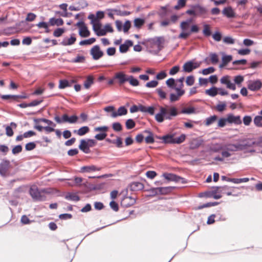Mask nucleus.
<instances>
[{
  "label": "nucleus",
  "instance_id": "obj_1",
  "mask_svg": "<svg viewBox=\"0 0 262 262\" xmlns=\"http://www.w3.org/2000/svg\"><path fill=\"white\" fill-rule=\"evenodd\" d=\"M179 114L178 109L174 106H160V112L155 115L156 120L159 123L163 122L164 120H171L173 117Z\"/></svg>",
  "mask_w": 262,
  "mask_h": 262
},
{
  "label": "nucleus",
  "instance_id": "obj_2",
  "mask_svg": "<svg viewBox=\"0 0 262 262\" xmlns=\"http://www.w3.org/2000/svg\"><path fill=\"white\" fill-rule=\"evenodd\" d=\"M248 148L247 139H245L238 143L225 144L224 150L221 152V155L223 157L228 158L232 155V153L234 152L246 150Z\"/></svg>",
  "mask_w": 262,
  "mask_h": 262
},
{
  "label": "nucleus",
  "instance_id": "obj_3",
  "mask_svg": "<svg viewBox=\"0 0 262 262\" xmlns=\"http://www.w3.org/2000/svg\"><path fill=\"white\" fill-rule=\"evenodd\" d=\"M190 20H187L181 22L180 28L182 32L179 34L178 38L186 39L192 33H197L199 31V28L196 25L190 26Z\"/></svg>",
  "mask_w": 262,
  "mask_h": 262
},
{
  "label": "nucleus",
  "instance_id": "obj_4",
  "mask_svg": "<svg viewBox=\"0 0 262 262\" xmlns=\"http://www.w3.org/2000/svg\"><path fill=\"white\" fill-rule=\"evenodd\" d=\"M164 41L163 37H156L148 40V52L156 55L163 48L162 44Z\"/></svg>",
  "mask_w": 262,
  "mask_h": 262
},
{
  "label": "nucleus",
  "instance_id": "obj_5",
  "mask_svg": "<svg viewBox=\"0 0 262 262\" xmlns=\"http://www.w3.org/2000/svg\"><path fill=\"white\" fill-rule=\"evenodd\" d=\"M44 192H45V189L39 190L36 185L31 186L29 190V193L34 201H45L46 196L42 194Z\"/></svg>",
  "mask_w": 262,
  "mask_h": 262
},
{
  "label": "nucleus",
  "instance_id": "obj_6",
  "mask_svg": "<svg viewBox=\"0 0 262 262\" xmlns=\"http://www.w3.org/2000/svg\"><path fill=\"white\" fill-rule=\"evenodd\" d=\"M163 177L168 181L181 182V183L186 182L185 179L171 173H164Z\"/></svg>",
  "mask_w": 262,
  "mask_h": 262
},
{
  "label": "nucleus",
  "instance_id": "obj_7",
  "mask_svg": "<svg viewBox=\"0 0 262 262\" xmlns=\"http://www.w3.org/2000/svg\"><path fill=\"white\" fill-rule=\"evenodd\" d=\"M262 82L257 79L256 80H250L247 82V87L249 90L252 91H257L261 89Z\"/></svg>",
  "mask_w": 262,
  "mask_h": 262
},
{
  "label": "nucleus",
  "instance_id": "obj_8",
  "mask_svg": "<svg viewBox=\"0 0 262 262\" xmlns=\"http://www.w3.org/2000/svg\"><path fill=\"white\" fill-rule=\"evenodd\" d=\"M90 54L94 60L99 59L104 55L98 45H95L91 49Z\"/></svg>",
  "mask_w": 262,
  "mask_h": 262
},
{
  "label": "nucleus",
  "instance_id": "obj_9",
  "mask_svg": "<svg viewBox=\"0 0 262 262\" xmlns=\"http://www.w3.org/2000/svg\"><path fill=\"white\" fill-rule=\"evenodd\" d=\"M10 166V161L3 160L0 163V174L3 177H6Z\"/></svg>",
  "mask_w": 262,
  "mask_h": 262
},
{
  "label": "nucleus",
  "instance_id": "obj_10",
  "mask_svg": "<svg viewBox=\"0 0 262 262\" xmlns=\"http://www.w3.org/2000/svg\"><path fill=\"white\" fill-rule=\"evenodd\" d=\"M199 67V64L198 63H194L192 61H189L184 64L183 69L185 72L190 73Z\"/></svg>",
  "mask_w": 262,
  "mask_h": 262
},
{
  "label": "nucleus",
  "instance_id": "obj_11",
  "mask_svg": "<svg viewBox=\"0 0 262 262\" xmlns=\"http://www.w3.org/2000/svg\"><path fill=\"white\" fill-rule=\"evenodd\" d=\"M175 90L177 92V94L171 93L170 95V101L171 102H173L178 101L180 97L182 96L185 91L183 90H181L179 88H175Z\"/></svg>",
  "mask_w": 262,
  "mask_h": 262
},
{
  "label": "nucleus",
  "instance_id": "obj_12",
  "mask_svg": "<svg viewBox=\"0 0 262 262\" xmlns=\"http://www.w3.org/2000/svg\"><path fill=\"white\" fill-rule=\"evenodd\" d=\"M114 78L117 79L119 84L121 85L128 81V76L126 75L123 72H120L115 74Z\"/></svg>",
  "mask_w": 262,
  "mask_h": 262
},
{
  "label": "nucleus",
  "instance_id": "obj_13",
  "mask_svg": "<svg viewBox=\"0 0 262 262\" xmlns=\"http://www.w3.org/2000/svg\"><path fill=\"white\" fill-rule=\"evenodd\" d=\"M191 7L195 9L196 15L204 16L207 13V10L200 5H193Z\"/></svg>",
  "mask_w": 262,
  "mask_h": 262
},
{
  "label": "nucleus",
  "instance_id": "obj_14",
  "mask_svg": "<svg viewBox=\"0 0 262 262\" xmlns=\"http://www.w3.org/2000/svg\"><path fill=\"white\" fill-rule=\"evenodd\" d=\"M101 169L100 167H97L95 165L84 166L80 168V172L82 173H89L92 171H99Z\"/></svg>",
  "mask_w": 262,
  "mask_h": 262
},
{
  "label": "nucleus",
  "instance_id": "obj_15",
  "mask_svg": "<svg viewBox=\"0 0 262 262\" xmlns=\"http://www.w3.org/2000/svg\"><path fill=\"white\" fill-rule=\"evenodd\" d=\"M228 122L230 123H234L235 124H241L242 120L239 116H235L232 114L227 115Z\"/></svg>",
  "mask_w": 262,
  "mask_h": 262
},
{
  "label": "nucleus",
  "instance_id": "obj_16",
  "mask_svg": "<svg viewBox=\"0 0 262 262\" xmlns=\"http://www.w3.org/2000/svg\"><path fill=\"white\" fill-rule=\"evenodd\" d=\"M144 187V185L139 182H133L130 184L129 188L131 191H136L142 190Z\"/></svg>",
  "mask_w": 262,
  "mask_h": 262
},
{
  "label": "nucleus",
  "instance_id": "obj_17",
  "mask_svg": "<svg viewBox=\"0 0 262 262\" xmlns=\"http://www.w3.org/2000/svg\"><path fill=\"white\" fill-rule=\"evenodd\" d=\"M247 143L248 148L252 147L254 145L262 147V136L259 137L255 140L247 139Z\"/></svg>",
  "mask_w": 262,
  "mask_h": 262
},
{
  "label": "nucleus",
  "instance_id": "obj_18",
  "mask_svg": "<svg viewBox=\"0 0 262 262\" xmlns=\"http://www.w3.org/2000/svg\"><path fill=\"white\" fill-rule=\"evenodd\" d=\"M127 113V110L125 106H122L119 107L117 112H113L111 114L112 118H116L118 116L125 115Z\"/></svg>",
  "mask_w": 262,
  "mask_h": 262
},
{
  "label": "nucleus",
  "instance_id": "obj_19",
  "mask_svg": "<svg viewBox=\"0 0 262 262\" xmlns=\"http://www.w3.org/2000/svg\"><path fill=\"white\" fill-rule=\"evenodd\" d=\"M203 140L199 138L193 139L190 142V148L194 149L199 148L203 143Z\"/></svg>",
  "mask_w": 262,
  "mask_h": 262
},
{
  "label": "nucleus",
  "instance_id": "obj_20",
  "mask_svg": "<svg viewBox=\"0 0 262 262\" xmlns=\"http://www.w3.org/2000/svg\"><path fill=\"white\" fill-rule=\"evenodd\" d=\"M133 45V42L132 40H126L124 43L120 46L119 51L122 53H126L128 51V48L132 46Z\"/></svg>",
  "mask_w": 262,
  "mask_h": 262
},
{
  "label": "nucleus",
  "instance_id": "obj_21",
  "mask_svg": "<svg viewBox=\"0 0 262 262\" xmlns=\"http://www.w3.org/2000/svg\"><path fill=\"white\" fill-rule=\"evenodd\" d=\"M76 40L74 34H73L70 38H64L60 44L63 46H71L73 45Z\"/></svg>",
  "mask_w": 262,
  "mask_h": 262
},
{
  "label": "nucleus",
  "instance_id": "obj_22",
  "mask_svg": "<svg viewBox=\"0 0 262 262\" xmlns=\"http://www.w3.org/2000/svg\"><path fill=\"white\" fill-rule=\"evenodd\" d=\"M79 149L85 154H89L90 152V147L85 140L82 139L80 141V144L79 145Z\"/></svg>",
  "mask_w": 262,
  "mask_h": 262
},
{
  "label": "nucleus",
  "instance_id": "obj_23",
  "mask_svg": "<svg viewBox=\"0 0 262 262\" xmlns=\"http://www.w3.org/2000/svg\"><path fill=\"white\" fill-rule=\"evenodd\" d=\"M17 127V124L14 122H11L10 126H6V134L8 137H11L13 135V131L12 128H16Z\"/></svg>",
  "mask_w": 262,
  "mask_h": 262
},
{
  "label": "nucleus",
  "instance_id": "obj_24",
  "mask_svg": "<svg viewBox=\"0 0 262 262\" xmlns=\"http://www.w3.org/2000/svg\"><path fill=\"white\" fill-rule=\"evenodd\" d=\"M223 14L228 18L235 17V13L231 7H227L223 10Z\"/></svg>",
  "mask_w": 262,
  "mask_h": 262
},
{
  "label": "nucleus",
  "instance_id": "obj_25",
  "mask_svg": "<svg viewBox=\"0 0 262 262\" xmlns=\"http://www.w3.org/2000/svg\"><path fill=\"white\" fill-rule=\"evenodd\" d=\"M159 139H162L163 140V142L167 144H174V137L172 135H167L165 136H163L161 137H160Z\"/></svg>",
  "mask_w": 262,
  "mask_h": 262
},
{
  "label": "nucleus",
  "instance_id": "obj_26",
  "mask_svg": "<svg viewBox=\"0 0 262 262\" xmlns=\"http://www.w3.org/2000/svg\"><path fill=\"white\" fill-rule=\"evenodd\" d=\"M136 203V199L132 196H128L124 198L122 202V204L126 207L133 205Z\"/></svg>",
  "mask_w": 262,
  "mask_h": 262
},
{
  "label": "nucleus",
  "instance_id": "obj_27",
  "mask_svg": "<svg viewBox=\"0 0 262 262\" xmlns=\"http://www.w3.org/2000/svg\"><path fill=\"white\" fill-rule=\"evenodd\" d=\"M49 23L52 26L55 25L60 26L63 24V20L61 18H55L54 17H52L50 18Z\"/></svg>",
  "mask_w": 262,
  "mask_h": 262
},
{
  "label": "nucleus",
  "instance_id": "obj_28",
  "mask_svg": "<svg viewBox=\"0 0 262 262\" xmlns=\"http://www.w3.org/2000/svg\"><path fill=\"white\" fill-rule=\"evenodd\" d=\"M140 112L143 113H147L149 114L150 115H154L155 114V107L154 106H148L146 107L144 105L141 106L140 107Z\"/></svg>",
  "mask_w": 262,
  "mask_h": 262
},
{
  "label": "nucleus",
  "instance_id": "obj_29",
  "mask_svg": "<svg viewBox=\"0 0 262 262\" xmlns=\"http://www.w3.org/2000/svg\"><path fill=\"white\" fill-rule=\"evenodd\" d=\"M90 130L89 127L86 126H82L78 130H74V133H76L80 136H83L88 133Z\"/></svg>",
  "mask_w": 262,
  "mask_h": 262
},
{
  "label": "nucleus",
  "instance_id": "obj_30",
  "mask_svg": "<svg viewBox=\"0 0 262 262\" xmlns=\"http://www.w3.org/2000/svg\"><path fill=\"white\" fill-rule=\"evenodd\" d=\"M144 133H147L148 135L145 138V142L147 144H151L155 142L154 135L152 132L148 130H145Z\"/></svg>",
  "mask_w": 262,
  "mask_h": 262
},
{
  "label": "nucleus",
  "instance_id": "obj_31",
  "mask_svg": "<svg viewBox=\"0 0 262 262\" xmlns=\"http://www.w3.org/2000/svg\"><path fill=\"white\" fill-rule=\"evenodd\" d=\"M54 120L57 123L60 124L63 122H69V116L67 114H64L62 115V118H60L59 116H56L54 117Z\"/></svg>",
  "mask_w": 262,
  "mask_h": 262
},
{
  "label": "nucleus",
  "instance_id": "obj_32",
  "mask_svg": "<svg viewBox=\"0 0 262 262\" xmlns=\"http://www.w3.org/2000/svg\"><path fill=\"white\" fill-rule=\"evenodd\" d=\"M79 34L82 37H86L90 36V32L88 30V28L84 26H82L81 28L80 29Z\"/></svg>",
  "mask_w": 262,
  "mask_h": 262
},
{
  "label": "nucleus",
  "instance_id": "obj_33",
  "mask_svg": "<svg viewBox=\"0 0 262 262\" xmlns=\"http://www.w3.org/2000/svg\"><path fill=\"white\" fill-rule=\"evenodd\" d=\"M232 59L231 55H224L222 57V63L220 65V68H222L226 66Z\"/></svg>",
  "mask_w": 262,
  "mask_h": 262
},
{
  "label": "nucleus",
  "instance_id": "obj_34",
  "mask_svg": "<svg viewBox=\"0 0 262 262\" xmlns=\"http://www.w3.org/2000/svg\"><path fill=\"white\" fill-rule=\"evenodd\" d=\"M94 83V78L92 76H88L84 82V86L86 89H89L92 84Z\"/></svg>",
  "mask_w": 262,
  "mask_h": 262
},
{
  "label": "nucleus",
  "instance_id": "obj_35",
  "mask_svg": "<svg viewBox=\"0 0 262 262\" xmlns=\"http://www.w3.org/2000/svg\"><path fill=\"white\" fill-rule=\"evenodd\" d=\"M205 93L211 97H214L218 94V88L212 87L210 89L206 90Z\"/></svg>",
  "mask_w": 262,
  "mask_h": 262
},
{
  "label": "nucleus",
  "instance_id": "obj_36",
  "mask_svg": "<svg viewBox=\"0 0 262 262\" xmlns=\"http://www.w3.org/2000/svg\"><path fill=\"white\" fill-rule=\"evenodd\" d=\"M224 145H222L221 144H213L211 146L210 149L211 151H212L213 152H217L220 150H222V151L224 150Z\"/></svg>",
  "mask_w": 262,
  "mask_h": 262
},
{
  "label": "nucleus",
  "instance_id": "obj_37",
  "mask_svg": "<svg viewBox=\"0 0 262 262\" xmlns=\"http://www.w3.org/2000/svg\"><path fill=\"white\" fill-rule=\"evenodd\" d=\"M65 198L68 200L78 201L80 200V198L76 194L68 193L66 196Z\"/></svg>",
  "mask_w": 262,
  "mask_h": 262
},
{
  "label": "nucleus",
  "instance_id": "obj_38",
  "mask_svg": "<svg viewBox=\"0 0 262 262\" xmlns=\"http://www.w3.org/2000/svg\"><path fill=\"white\" fill-rule=\"evenodd\" d=\"M145 21L143 19L137 18L134 19V25L137 28H140L144 25Z\"/></svg>",
  "mask_w": 262,
  "mask_h": 262
},
{
  "label": "nucleus",
  "instance_id": "obj_39",
  "mask_svg": "<svg viewBox=\"0 0 262 262\" xmlns=\"http://www.w3.org/2000/svg\"><path fill=\"white\" fill-rule=\"evenodd\" d=\"M36 26L39 29H41V28L45 29V32L46 33H49V24L47 23L44 22V21L39 22V23L36 24Z\"/></svg>",
  "mask_w": 262,
  "mask_h": 262
},
{
  "label": "nucleus",
  "instance_id": "obj_40",
  "mask_svg": "<svg viewBox=\"0 0 262 262\" xmlns=\"http://www.w3.org/2000/svg\"><path fill=\"white\" fill-rule=\"evenodd\" d=\"M171 189L170 187H158V192L159 194H166L169 193Z\"/></svg>",
  "mask_w": 262,
  "mask_h": 262
},
{
  "label": "nucleus",
  "instance_id": "obj_41",
  "mask_svg": "<svg viewBox=\"0 0 262 262\" xmlns=\"http://www.w3.org/2000/svg\"><path fill=\"white\" fill-rule=\"evenodd\" d=\"M130 85L134 86L139 85V81L133 76H128V81Z\"/></svg>",
  "mask_w": 262,
  "mask_h": 262
},
{
  "label": "nucleus",
  "instance_id": "obj_42",
  "mask_svg": "<svg viewBox=\"0 0 262 262\" xmlns=\"http://www.w3.org/2000/svg\"><path fill=\"white\" fill-rule=\"evenodd\" d=\"M217 119V117L216 115L212 116L210 117L206 118L205 125L209 126L211 124L213 123Z\"/></svg>",
  "mask_w": 262,
  "mask_h": 262
},
{
  "label": "nucleus",
  "instance_id": "obj_43",
  "mask_svg": "<svg viewBox=\"0 0 262 262\" xmlns=\"http://www.w3.org/2000/svg\"><path fill=\"white\" fill-rule=\"evenodd\" d=\"M110 11H114L117 15L119 16H127L130 14V12L126 11H121L118 9H111Z\"/></svg>",
  "mask_w": 262,
  "mask_h": 262
},
{
  "label": "nucleus",
  "instance_id": "obj_44",
  "mask_svg": "<svg viewBox=\"0 0 262 262\" xmlns=\"http://www.w3.org/2000/svg\"><path fill=\"white\" fill-rule=\"evenodd\" d=\"M254 124L259 127H262V116H256L253 120Z\"/></svg>",
  "mask_w": 262,
  "mask_h": 262
},
{
  "label": "nucleus",
  "instance_id": "obj_45",
  "mask_svg": "<svg viewBox=\"0 0 262 262\" xmlns=\"http://www.w3.org/2000/svg\"><path fill=\"white\" fill-rule=\"evenodd\" d=\"M96 41V39L95 38H91L86 40H81L79 42V45L80 46H84V45H91L95 42Z\"/></svg>",
  "mask_w": 262,
  "mask_h": 262
},
{
  "label": "nucleus",
  "instance_id": "obj_46",
  "mask_svg": "<svg viewBox=\"0 0 262 262\" xmlns=\"http://www.w3.org/2000/svg\"><path fill=\"white\" fill-rule=\"evenodd\" d=\"M204 29L203 30V33L205 36H209L211 34V32L210 29V27L207 24H204L203 25Z\"/></svg>",
  "mask_w": 262,
  "mask_h": 262
},
{
  "label": "nucleus",
  "instance_id": "obj_47",
  "mask_svg": "<svg viewBox=\"0 0 262 262\" xmlns=\"http://www.w3.org/2000/svg\"><path fill=\"white\" fill-rule=\"evenodd\" d=\"M135 122L132 119H129L126 120L125 122L126 127L128 129H132L135 126Z\"/></svg>",
  "mask_w": 262,
  "mask_h": 262
},
{
  "label": "nucleus",
  "instance_id": "obj_48",
  "mask_svg": "<svg viewBox=\"0 0 262 262\" xmlns=\"http://www.w3.org/2000/svg\"><path fill=\"white\" fill-rule=\"evenodd\" d=\"M65 30L63 28H58L55 29L53 32V35L55 37H59L64 32Z\"/></svg>",
  "mask_w": 262,
  "mask_h": 262
},
{
  "label": "nucleus",
  "instance_id": "obj_49",
  "mask_svg": "<svg viewBox=\"0 0 262 262\" xmlns=\"http://www.w3.org/2000/svg\"><path fill=\"white\" fill-rule=\"evenodd\" d=\"M186 138V136L184 134H182L180 136L174 138V144H180L184 141Z\"/></svg>",
  "mask_w": 262,
  "mask_h": 262
},
{
  "label": "nucleus",
  "instance_id": "obj_50",
  "mask_svg": "<svg viewBox=\"0 0 262 262\" xmlns=\"http://www.w3.org/2000/svg\"><path fill=\"white\" fill-rule=\"evenodd\" d=\"M210 60L212 64H216L219 61V57L217 55L214 53L210 54Z\"/></svg>",
  "mask_w": 262,
  "mask_h": 262
},
{
  "label": "nucleus",
  "instance_id": "obj_51",
  "mask_svg": "<svg viewBox=\"0 0 262 262\" xmlns=\"http://www.w3.org/2000/svg\"><path fill=\"white\" fill-rule=\"evenodd\" d=\"M69 81L67 80H61L59 81V89H62L66 87L70 86Z\"/></svg>",
  "mask_w": 262,
  "mask_h": 262
},
{
  "label": "nucleus",
  "instance_id": "obj_52",
  "mask_svg": "<svg viewBox=\"0 0 262 262\" xmlns=\"http://www.w3.org/2000/svg\"><path fill=\"white\" fill-rule=\"evenodd\" d=\"M223 42L227 45H233L235 42V40L230 36H226L223 39Z\"/></svg>",
  "mask_w": 262,
  "mask_h": 262
},
{
  "label": "nucleus",
  "instance_id": "obj_53",
  "mask_svg": "<svg viewBox=\"0 0 262 262\" xmlns=\"http://www.w3.org/2000/svg\"><path fill=\"white\" fill-rule=\"evenodd\" d=\"M195 112V109L194 107H190L188 108H184L182 110L181 113L182 114H193Z\"/></svg>",
  "mask_w": 262,
  "mask_h": 262
},
{
  "label": "nucleus",
  "instance_id": "obj_54",
  "mask_svg": "<svg viewBox=\"0 0 262 262\" xmlns=\"http://www.w3.org/2000/svg\"><path fill=\"white\" fill-rule=\"evenodd\" d=\"M113 129L116 132H120L122 129V126L119 122H115L112 124Z\"/></svg>",
  "mask_w": 262,
  "mask_h": 262
},
{
  "label": "nucleus",
  "instance_id": "obj_55",
  "mask_svg": "<svg viewBox=\"0 0 262 262\" xmlns=\"http://www.w3.org/2000/svg\"><path fill=\"white\" fill-rule=\"evenodd\" d=\"M36 147V144L34 142H31L26 144L25 149L27 151H30Z\"/></svg>",
  "mask_w": 262,
  "mask_h": 262
},
{
  "label": "nucleus",
  "instance_id": "obj_56",
  "mask_svg": "<svg viewBox=\"0 0 262 262\" xmlns=\"http://www.w3.org/2000/svg\"><path fill=\"white\" fill-rule=\"evenodd\" d=\"M221 188V187H219V186H216V187H215L214 188H215V190H213L212 191H209V192H205L204 193V194L206 196V197H208V198H211L212 197V195L214 193H216L217 191H218V189Z\"/></svg>",
  "mask_w": 262,
  "mask_h": 262
},
{
  "label": "nucleus",
  "instance_id": "obj_57",
  "mask_svg": "<svg viewBox=\"0 0 262 262\" xmlns=\"http://www.w3.org/2000/svg\"><path fill=\"white\" fill-rule=\"evenodd\" d=\"M22 146L20 145H18L14 146L12 150V152L13 155H16L22 151Z\"/></svg>",
  "mask_w": 262,
  "mask_h": 262
},
{
  "label": "nucleus",
  "instance_id": "obj_58",
  "mask_svg": "<svg viewBox=\"0 0 262 262\" xmlns=\"http://www.w3.org/2000/svg\"><path fill=\"white\" fill-rule=\"evenodd\" d=\"M215 69L213 67H209L202 71V74L204 75L212 73L214 72Z\"/></svg>",
  "mask_w": 262,
  "mask_h": 262
},
{
  "label": "nucleus",
  "instance_id": "obj_59",
  "mask_svg": "<svg viewBox=\"0 0 262 262\" xmlns=\"http://www.w3.org/2000/svg\"><path fill=\"white\" fill-rule=\"evenodd\" d=\"M107 134L106 133H102L96 134L95 136V138L98 140L101 141L104 140Z\"/></svg>",
  "mask_w": 262,
  "mask_h": 262
},
{
  "label": "nucleus",
  "instance_id": "obj_60",
  "mask_svg": "<svg viewBox=\"0 0 262 262\" xmlns=\"http://www.w3.org/2000/svg\"><path fill=\"white\" fill-rule=\"evenodd\" d=\"M194 82V78L193 76H189L187 77L186 83L187 85L191 86Z\"/></svg>",
  "mask_w": 262,
  "mask_h": 262
},
{
  "label": "nucleus",
  "instance_id": "obj_61",
  "mask_svg": "<svg viewBox=\"0 0 262 262\" xmlns=\"http://www.w3.org/2000/svg\"><path fill=\"white\" fill-rule=\"evenodd\" d=\"M227 122H228L227 118L226 119L224 118H221L219 120V122H218V124H217L218 127H224L226 125Z\"/></svg>",
  "mask_w": 262,
  "mask_h": 262
},
{
  "label": "nucleus",
  "instance_id": "obj_62",
  "mask_svg": "<svg viewBox=\"0 0 262 262\" xmlns=\"http://www.w3.org/2000/svg\"><path fill=\"white\" fill-rule=\"evenodd\" d=\"M36 17V15L33 13H29L26 18V20L27 21H33Z\"/></svg>",
  "mask_w": 262,
  "mask_h": 262
},
{
  "label": "nucleus",
  "instance_id": "obj_63",
  "mask_svg": "<svg viewBox=\"0 0 262 262\" xmlns=\"http://www.w3.org/2000/svg\"><path fill=\"white\" fill-rule=\"evenodd\" d=\"M244 81V77L241 75H237L234 77V81L237 84H240Z\"/></svg>",
  "mask_w": 262,
  "mask_h": 262
},
{
  "label": "nucleus",
  "instance_id": "obj_64",
  "mask_svg": "<svg viewBox=\"0 0 262 262\" xmlns=\"http://www.w3.org/2000/svg\"><path fill=\"white\" fill-rule=\"evenodd\" d=\"M158 84V82L156 80H152L147 82L145 86L147 88H155Z\"/></svg>",
  "mask_w": 262,
  "mask_h": 262
}]
</instances>
